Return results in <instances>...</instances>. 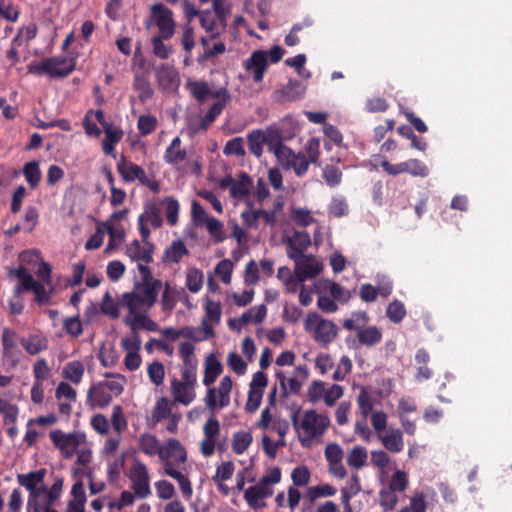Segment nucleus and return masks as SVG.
<instances>
[{
	"label": "nucleus",
	"instance_id": "1",
	"mask_svg": "<svg viewBox=\"0 0 512 512\" xmlns=\"http://www.w3.org/2000/svg\"><path fill=\"white\" fill-rule=\"evenodd\" d=\"M223 372L221 362L213 355L209 354L205 358L203 384L207 386V392L204 398L207 409L215 412L225 408L230 404V393L233 382L230 376H224L219 383L218 388L211 385Z\"/></svg>",
	"mask_w": 512,
	"mask_h": 512
},
{
	"label": "nucleus",
	"instance_id": "2",
	"mask_svg": "<svg viewBox=\"0 0 512 512\" xmlns=\"http://www.w3.org/2000/svg\"><path fill=\"white\" fill-rule=\"evenodd\" d=\"M300 410L292 412L291 421L302 446L309 447L313 439L321 437L329 428L331 421L325 414L310 409L304 411L299 420Z\"/></svg>",
	"mask_w": 512,
	"mask_h": 512
},
{
	"label": "nucleus",
	"instance_id": "3",
	"mask_svg": "<svg viewBox=\"0 0 512 512\" xmlns=\"http://www.w3.org/2000/svg\"><path fill=\"white\" fill-rule=\"evenodd\" d=\"M320 142L317 138H311L305 146L304 153H295L291 148L280 152L277 162L284 170H293L296 176H304L311 163H316L320 156Z\"/></svg>",
	"mask_w": 512,
	"mask_h": 512
},
{
	"label": "nucleus",
	"instance_id": "4",
	"mask_svg": "<svg viewBox=\"0 0 512 512\" xmlns=\"http://www.w3.org/2000/svg\"><path fill=\"white\" fill-rule=\"evenodd\" d=\"M162 286L161 280L135 282L132 291L122 295L120 304L131 311L135 308L150 310L157 303Z\"/></svg>",
	"mask_w": 512,
	"mask_h": 512
},
{
	"label": "nucleus",
	"instance_id": "5",
	"mask_svg": "<svg viewBox=\"0 0 512 512\" xmlns=\"http://www.w3.org/2000/svg\"><path fill=\"white\" fill-rule=\"evenodd\" d=\"M46 469L41 468L26 474H18L17 481L20 486L29 491L26 511L31 512L38 509V500L49 493V488L44 483Z\"/></svg>",
	"mask_w": 512,
	"mask_h": 512
},
{
	"label": "nucleus",
	"instance_id": "6",
	"mask_svg": "<svg viewBox=\"0 0 512 512\" xmlns=\"http://www.w3.org/2000/svg\"><path fill=\"white\" fill-rule=\"evenodd\" d=\"M368 321L369 317L366 312H354L351 318L343 321V327L349 331H356L361 345L372 347L382 341V332L376 326L363 327Z\"/></svg>",
	"mask_w": 512,
	"mask_h": 512
},
{
	"label": "nucleus",
	"instance_id": "7",
	"mask_svg": "<svg viewBox=\"0 0 512 512\" xmlns=\"http://www.w3.org/2000/svg\"><path fill=\"white\" fill-rule=\"evenodd\" d=\"M304 329L312 334L314 340L323 347L328 346L338 336V328L334 322L322 318L316 312H309L304 321Z\"/></svg>",
	"mask_w": 512,
	"mask_h": 512
},
{
	"label": "nucleus",
	"instance_id": "8",
	"mask_svg": "<svg viewBox=\"0 0 512 512\" xmlns=\"http://www.w3.org/2000/svg\"><path fill=\"white\" fill-rule=\"evenodd\" d=\"M27 69L31 74L48 75L56 78L68 76L74 70V65L68 64L64 57H50L40 62L30 63Z\"/></svg>",
	"mask_w": 512,
	"mask_h": 512
},
{
	"label": "nucleus",
	"instance_id": "9",
	"mask_svg": "<svg viewBox=\"0 0 512 512\" xmlns=\"http://www.w3.org/2000/svg\"><path fill=\"white\" fill-rule=\"evenodd\" d=\"M49 437L65 459L72 458L77 449L86 441L85 434L81 432L65 433L60 429L51 431Z\"/></svg>",
	"mask_w": 512,
	"mask_h": 512
},
{
	"label": "nucleus",
	"instance_id": "10",
	"mask_svg": "<svg viewBox=\"0 0 512 512\" xmlns=\"http://www.w3.org/2000/svg\"><path fill=\"white\" fill-rule=\"evenodd\" d=\"M20 339L18 334L10 329L4 328L1 342H2V363L8 368H15L21 361L23 352L19 347Z\"/></svg>",
	"mask_w": 512,
	"mask_h": 512
},
{
	"label": "nucleus",
	"instance_id": "11",
	"mask_svg": "<svg viewBox=\"0 0 512 512\" xmlns=\"http://www.w3.org/2000/svg\"><path fill=\"white\" fill-rule=\"evenodd\" d=\"M127 476L131 481V489L136 497L144 499L152 494L148 468L143 462L137 459L134 460Z\"/></svg>",
	"mask_w": 512,
	"mask_h": 512
},
{
	"label": "nucleus",
	"instance_id": "12",
	"mask_svg": "<svg viewBox=\"0 0 512 512\" xmlns=\"http://www.w3.org/2000/svg\"><path fill=\"white\" fill-rule=\"evenodd\" d=\"M160 460L163 462L166 473L167 468L175 469L176 466L187 461V451L178 439L169 438L163 446Z\"/></svg>",
	"mask_w": 512,
	"mask_h": 512
},
{
	"label": "nucleus",
	"instance_id": "13",
	"mask_svg": "<svg viewBox=\"0 0 512 512\" xmlns=\"http://www.w3.org/2000/svg\"><path fill=\"white\" fill-rule=\"evenodd\" d=\"M204 438L200 443V451L204 457H210L214 454L216 447L223 451L224 446L216 443V439L220 434V422L215 416L207 419L203 426Z\"/></svg>",
	"mask_w": 512,
	"mask_h": 512
},
{
	"label": "nucleus",
	"instance_id": "14",
	"mask_svg": "<svg viewBox=\"0 0 512 512\" xmlns=\"http://www.w3.org/2000/svg\"><path fill=\"white\" fill-rule=\"evenodd\" d=\"M151 16L159 29L158 35L166 39L172 38L176 26L172 10L162 3H156L151 7Z\"/></svg>",
	"mask_w": 512,
	"mask_h": 512
},
{
	"label": "nucleus",
	"instance_id": "15",
	"mask_svg": "<svg viewBox=\"0 0 512 512\" xmlns=\"http://www.w3.org/2000/svg\"><path fill=\"white\" fill-rule=\"evenodd\" d=\"M148 312L149 310L144 308H135L134 311L128 310L124 323L130 327L132 332H137L140 329L158 332L159 325L147 315Z\"/></svg>",
	"mask_w": 512,
	"mask_h": 512
},
{
	"label": "nucleus",
	"instance_id": "16",
	"mask_svg": "<svg viewBox=\"0 0 512 512\" xmlns=\"http://www.w3.org/2000/svg\"><path fill=\"white\" fill-rule=\"evenodd\" d=\"M163 220L160 215L159 209L153 205L147 208L138 218V226L140 235L144 243H148L150 237V229L147 224L152 225L154 228H158L162 225Z\"/></svg>",
	"mask_w": 512,
	"mask_h": 512
},
{
	"label": "nucleus",
	"instance_id": "17",
	"mask_svg": "<svg viewBox=\"0 0 512 512\" xmlns=\"http://www.w3.org/2000/svg\"><path fill=\"white\" fill-rule=\"evenodd\" d=\"M64 487V478L55 477V480L49 488V493L42 499L38 500L39 512H59L54 505L61 498Z\"/></svg>",
	"mask_w": 512,
	"mask_h": 512
},
{
	"label": "nucleus",
	"instance_id": "18",
	"mask_svg": "<svg viewBox=\"0 0 512 512\" xmlns=\"http://www.w3.org/2000/svg\"><path fill=\"white\" fill-rule=\"evenodd\" d=\"M295 262V274L298 281L303 282L308 278L316 277L321 267L312 255H303V258L293 259Z\"/></svg>",
	"mask_w": 512,
	"mask_h": 512
},
{
	"label": "nucleus",
	"instance_id": "19",
	"mask_svg": "<svg viewBox=\"0 0 512 512\" xmlns=\"http://www.w3.org/2000/svg\"><path fill=\"white\" fill-rule=\"evenodd\" d=\"M116 167L121 178L126 183H131L135 180L141 183L146 176V172L141 166L128 161L123 155L118 160Z\"/></svg>",
	"mask_w": 512,
	"mask_h": 512
},
{
	"label": "nucleus",
	"instance_id": "20",
	"mask_svg": "<svg viewBox=\"0 0 512 512\" xmlns=\"http://www.w3.org/2000/svg\"><path fill=\"white\" fill-rule=\"evenodd\" d=\"M311 239L307 232L296 231L287 241V255L290 259L303 258L304 251L310 246Z\"/></svg>",
	"mask_w": 512,
	"mask_h": 512
},
{
	"label": "nucleus",
	"instance_id": "21",
	"mask_svg": "<svg viewBox=\"0 0 512 512\" xmlns=\"http://www.w3.org/2000/svg\"><path fill=\"white\" fill-rule=\"evenodd\" d=\"M245 67L253 72L255 82H261L267 69V53L263 50L254 51L246 61Z\"/></svg>",
	"mask_w": 512,
	"mask_h": 512
},
{
	"label": "nucleus",
	"instance_id": "22",
	"mask_svg": "<svg viewBox=\"0 0 512 512\" xmlns=\"http://www.w3.org/2000/svg\"><path fill=\"white\" fill-rule=\"evenodd\" d=\"M304 94V88L300 81L289 80L280 90L274 92V100L280 103L298 100Z\"/></svg>",
	"mask_w": 512,
	"mask_h": 512
},
{
	"label": "nucleus",
	"instance_id": "23",
	"mask_svg": "<svg viewBox=\"0 0 512 512\" xmlns=\"http://www.w3.org/2000/svg\"><path fill=\"white\" fill-rule=\"evenodd\" d=\"M148 247H142L138 240H133L126 246V255L132 260L137 262H144L149 264L153 261V245L145 243Z\"/></svg>",
	"mask_w": 512,
	"mask_h": 512
},
{
	"label": "nucleus",
	"instance_id": "24",
	"mask_svg": "<svg viewBox=\"0 0 512 512\" xmlns=\"http://www.w3.org/2000/svg\"><path fill=\"white\" fill-rule=\"evenodd\" d=\"M87 400L93 407H106L112 401V394L107 391V388L99 382L95 385H92L87 393Z\"/></svg>",
	"mask_w": 512,
	"mask_h": 512
},
{
	"label": "nucleus",
	"instance_id": "25",
	"mask_svg": "<svg viewBox=\"0 0 512 512\" xmlns=\"http://www.w3.org/2000/svg\"><path fill=\"white\" fill-rule=\"evenodd\" d=\"M379 439L386 450L399 453L404 449L403 434L400 429L390 428L387 433L379 434Z\"/></svg>",
	"mask_w": 512,
	"mask_h": 512
},
{
	"label": "nucleus",
	"instance_id": "26",
	"mask_svg": "<svg viewBox=\"0 0 512 512\" xmlns=\"http://www.w3.org/2000/svg\"><path fill=\"white\" fill-rule=\"evenodd\" d=\"M171 391L174 400L184 405H189L196 397L193 386L182 383L177 379L171 381Z\"/></svg>",
	"mask_w": 512,
	"mask_h": 512
},
{
	"label": "nucleus",
	"instance_id": "27",
	"mask_svg": "<svg viewBox=\"0 0 512 512\" xmlns=\"http://www.w3.org/2000/svg\"><path fill=\"white\" fill-rule=\"evenodd\" d=\"M184 293L183 288L177 289L166 282L160 300L162 311L170 314L176 307L179 296Z\"/></svg>",
	"mask_w": 512,
	"mask_h": 512
},
{
	"label": "nucleus",
	"instance_id": "28",
	"mask_svg": "<svg viewBox=\"0 0 512 512\" xmlns=\"http://www.w3.org/2000/svg\"><path fill=\"white\" fill-rule=\"evenodd\" d=\"M138 446L141 452L147 456L157 455L160 458L163 446L158 438L149 433H144L139 437Z\"/></svg>",
	"mask_w": 512,
	"mask_h": 512
},
{
	"label": "nucleus",
	"instance_id": "29",
	"mask_svg": "<svg viewBox=\"0 0 512 512\" xmlns=\"http://www.w3.org/2000/svg\"><path fill=\"white\" fill-rule=\"evenodd\" d=\"M187 157L185 149L181 148V139L176 137L172 140L164 153V160L170 165H177L183 162Z\"/></svg>",
	"mask_w": 512,
	"mask_h": 512
},
{
	"label": "nucleus",
	"instance_id": "30",
	"mask_svg": "<svg viewBox=\"0 0 512 512\" xmlns=\"http://www.w3.org/2000/svg\"><path fill=\"white\" fill-rule=\"evenodd\" d=\"M199 20L202 28L210 34V39L217 38L224 30L221 28L219 20L210 10L201 11Z\"/></svg>",
	"mask_w": 512,
	"mask_h": 512
},
{
	"label": "nucleus",
	"instance_id": "31",
	"mask_svg": "<svg viewBox=\"0 0 512 512\" xmlns=\"http://www.w3.org/2000/svg\"><path fill=\"white\" fill-rule=\"evenodd\" d=\"M230 194L234 198H244L250 194L252 179L246 173H241L238 180L230 179Z\"/></svg>",
	"mask_w": 512,
	"mask_h": 512
},
{
	"label": "nucleus",
	"instance_id": "32",
	"mask_svg": "<svg viewBox=\"0 0 512 512\" xmlns=\"http://www.w3.org/2000/svg\"><path fill=\"white\" fill-rule=\"evenodd\" d=\"M105 138L102 142V149L106 155H113L115 145L122 139L123 130L119 127H105Z\"/></svg>",
	"mask_w": 512,
	"mask_h": 512
},
{
	"label": "nucleus",
	"instance_id": "33",
	"mask_svg": "<svg viewBox=\"0 0 512 512\" xmlns=\"http://www.w3.org/2000/svg\"><path fill=\"white\" fill-rule=\"evenodd\" d=\"M85 367L81 361L74 360L66 363L63 368L62 376L73 384H79L82 381Z\"/></svg>",
	"mask_w": 512,
	"mask_h": 512
},
{
	"label": "nucleus",
	"instance_id": "34",
	"mask_svg": "<svg viewBox=\"0 0 512 512\" xmlns=\"http://www.w3.org/2000/svg\"><path fill=\"white\" fill-rule=\"evenodd\" d=\"M189 254L188 249L181 240L173 241L172 244L164 250V262L179 263L184 256Z\"/></svg>",
	"mask_w": 512,
	"mask_h": 512
},
{
	"label": "nucleus",
	"instance_id": "35",
	"mask_svg": "<svg viewBox=\"0 0 512 512\" xmlns=\"http://www.w3.org/2000/svg\"><path fill=\"white\" fill-rule=\"evenodd\" d=\"M20 343L30 355H36L48 348L47 339L38 335H32L29 338H22Z\"/></svg>",
	"mask_w": 512,
	"mask_h": 512
},
{
	"label": "nucleus",
	"instance_id": "36",
	"mask_svg": "<svg viewBox=\"0 0 512 512\" xmlns=\"http://www.w3.org/2000/svg\"><path fill=\"white\" fill-rule=\"evenodd\" d=\"M368 458L367 449L363 446H354L347 455V464L354 468L360 469L366 465Z\"/></svg>",
	"mask_w": 512,
	"mask_h": 512
},
{
	"label": "nucleus",
	"instance_id": "37",
	"mask_svg": "<svg viewBox=\"0 0 512 512\" xmlns=\"http://www.w3.org/2000/svg\"><path fill=\"white\" fill-rule=\"evenodd\" d=\"M253 437L248 431H237L232 437V450L235 454H243L251 445Z\"/></svg>",
	"mask_w": 512,
	"mask_h": 512
},
{
	"label": "nucleus",
	"instance_id": "38",
	"mask_svg": "<svg viewBox=\"0 0 512 512\" xmlns=\"http://www.w3.org/2000/svg\"><path fill=\"white\" fill-rule=\"evenodd\" d=\"M267 315V308L264 304L250 308L248 311L242 314L239 321L242 325H246L250 322L262 323Z\"/></svg>",
	"mask_w": 512,
	"mask_h": 512
},
{
	"label": "nucleus",
	"instance_id": "39",
	"mask_svg": "<svg viewBox=\"0 0 512 512\" xmlns=\"http://www.w3.org/2000/svg\"><path fill=\"white\" fill-rule=\"evenodd\" d=\"M248 147L250 152L257 158L263 153V145L265 141V133L262 130H253L247 136Z\"/></svg>",
	"mask_w": 512,
	"mask_h": 512
},
{
	"label": "nucleus",
	"instance_id": "40",
	"mask_svg": "<svg viewBox=\"0 0 512 512\" xmlns=\"http://www.w3.org/2000/svg\"><path fill=\"white\" fill-rule=\"evenodd\" d=\"M128 213H129V210L127 208L115 211L110 215L108 220L105 223H103V226L106 228V230L110 236L108 248L112 247L113 239L117 235V230L114 228L113 223H116L118 221L125 219L127 217Z\"/></svg>",
	"mask_w": 512,
	"mask_h": 512
},
{
	"label": "nucleus",
	"instance_id": "41",
	"mask_svg": "<svg viewBox=\"0 0 512 512\" xmlns=\"http://www.w3.org/2000/svg\"><path fill=\"white\" fill-rule=\"evenodd\" d=\"M133 88L138 92L141 102H145L153 96V89L150 82L142 75H136L133 81Z\"/></svg>",
	"mask_w": 512,
	"mask_h": 512
},
{
	"label": "nucleus",
	"instance_id": "42",
	"mask_svg": "<svg viewBox=\"0 0 512 512\" xmlns=\"http://www.w3.org/2000/svg\"><path fill=\"white\" fill-rule=\"evenodd\" d=\"M23 173L27 183L31 188L38 186L41 180V171L37 161L27 162L23 167Z\"/></svg>",
	"mask_w": 512,
	"mask_h": 512
},
{
	"label": "nucleus",
	"instance_id": "43",
	"mask_svg": "<svg viewBox=\"0 0 512 512\" xmlns=\"http://www.w3.org/2000/svg\"><path fill=\"white\" fill-rule=\"evenodd\" d=\"M406 314L407 311L405 305L397 299L393 300L387 306L386 316L395 324L400 323L405 318Z\"/></svg>",
	"mask_w": 512,
	"mask_h": 512
},
{
	"label": "nucleus",
	"instance_id": "44",
	"mask_svg": "<svg viewBox=\"0 0 512 512\" xmlns=\"http://www.w3.org/2000/svg\"><path fill=\"white\" fill-rule=\"evenodd\" d=\"M166 475L178 482L180 490L185 497L192 495V485L187 476L176 469H170V467L166 469Z\"/></svg>",
	"mask_w": 512,
	"mask_h": 512
},
{
	"label": "nucleus",
	"instance_id": "45",
	"mask_svg": "<svg viewBox=\"0 0 512 512\" xmlns=\"http://www.w3.org/2000/svg\"><path fill=\"white\" fill-rule=\"evenodd\" d=\"M15 276L19 279V283L17 285L21 286V292L22 291H32L37 281L34 280L33 276L27 271V269L24 266L18 267L14 271Z\"/></svg>",
	"mask_w": 512,
	"mask_h": 512
},
{
	"label": "nucleus",
	"instance_id": "46",
	"mask_svg": "<svg viewBox=\"0 0 512 512\" xmlns=\"http://www.w3.org/2000/svg\"><path fill=\"white\" fill-rule=\"evenodd\" d=\"M397 132L411 140V146L419 151H425L427 148V143L420 137L414 134L413 130L410 126L407 125H401L397 128Z\"/></svg>",
	"mask_w": 512,
	"mask_h": 512
},
{
	"label": "nucleus",
	"instance_id": "47",
	"mask_svg": "<svg viewBox=\"0 0 512 512\" xmlns=\"http://www.w3.org/2000/svg\"><path fill=\"white\" fill-rule=\"evenodd\" d=\"M203 285V273L197 268H191L186 275V286L192 293H197Z\"/></svg>",
	"mask_w": 512,
	"mask_h": 512
},
{
	"label": "nucleus",
	"instance_id": "48",
	"mask_svg": "<svg viewBox=\"0 0 512 512\" xmlns=\"http://www.w3.org/2000/svg\"><path fill=\"white\" fill-rule=\"evenodd\" d=\"M337 490L330 484H322L317 486L309 487L307 490V497L310 502H314L320 497H328L335 495Z\"/></svg>",
	"mask_w": 512,
	"mask_h": 512
},
{
	"label": "nucleus",
	"instance_id": "49",
	"mask_svg": "<svg viewBox=\"0 0 512 512\" xmlns=\"http://www.w3.org/2000/svg\"><path fill=\"white\" fill-rule=\"evenodd\" d=\"M100 309L104 315L110 317L111 319H117L120 315L119 304L113 300L109 292L104 294Z\"/></svg>",
	"mask_w": 512,
	"mask_h": 512
},
{
	"label": "nucleus",
	"instance_id": "50",
	"mask_svg": "<svg viewBox=\"0 0 512 512\" xmlns=\"http://www.w3.org/2000/svg\"><path fill=\"white\" fill-rule=\"evenodd\" d=\"M357 404L359 412L361 413L364 419H367V417L371 414L373 410V401L366 388H362L360 390L357 397Z\"/></svg>",
	"mask_w": 512,
	"mask_h": 512
},
{
	"label": "nucleus",
	"instance_id": "51",
	"mask_svg": "<svg viewBox=\"0 0 512 512\" xmlns=\"http://www.w3.org/2000/svg\"><path fill=\"white\" fill-rule=\"evenodd\" d=\"M264 144L268 147L269 152L275 155L277 160L279 159L280 152L283 149L289 148L282 143L281 137L278 133L265 134Z\"/></svg>",
	"mask_w": 512,
	"mask_h": 512
},
{
	"label": "nucleus",
	"instance_id": "52",
	"mask_svg": "<svg viewBox=\"0 0 512 512\" xmlns=\"http://www.w3.org/2000/svg\"><path fill=\"white\" fill-rule=\"evenodd\" d=\"M157 127V118L153 115H141L137 121V128L142 136H148Z\"/></svg>",
	"mask_w": 512,
	"mask_h": 512
},
{
	"label": "nucleus",
	"instance_id": "53",
	"mask_svg": "<svg viewBox=\"0 0 512 512\" xmlns=\"http://www.w3.org/2000/svg\"><path fill=\"white\" fill-rule=\"evenodd\" d=\"M406 173L414 177H426L429 174V169L426 164L418 159H409L405 161Z\"/></svg>",
	"mask_w": 512,
	"mask_h": 512
},
{
	"label": "nucleus",
	"instance_id": "54",
	"mask_svg": "<svg viewBox=\"0 0 512 512\" xmlns=\"http://www.w3.org/2000/svg\"><path fill=\"white\" fill-rule=\"evenodd\" d=\"M163 204H165L166 218H167L168 223L171 226H175L178 223V214H179L178 201L172 197H166L163 200Z\"/></svg>",
	"mask_w": 512,
	"mask_h": 512
},
{
	"label": "nucleus",
	"instance_id": "55",
	"mask_svg": "<svg viewBox=\"0 0 512 512\" xmlns=\"http://www.w3.org/2000/svg\"><path fill=\"white\" fill-rule=\"evenodd\" d=\"M135 493L128 490H124L121 492L120 497L117 500L110 501L108 504L109 509H115L117 511H122L123 508L127 506H131L135 501Z\"/></svg>",
	"mask_w": 512,
	"mask_h": 512
},
{
	"label": "nucleus",
	"instance_id": "56",
	"mask_svg": "<svg viewBox=\"0 0 512 512\" xmlns=\"http://www.w3.org/2000/svg\"><path fill=\"white\" fill-rule=\"evenodd\" d=\"M352 367L351 359L346 355L342 356L335 372L332 375V379L334 381H343L346 376L351 373Z\"/></svg>",
	"mask_w": 512,
	"mask_h": 512
},
{
	"label": "nucleus",
	"instance_id": "57",
	"mask_svg": "<svg viewBox=\"0 0 512 512\" xmlns=\"http://www.w3.org/2000/svg\"><path fill=\"white\" fill-rule=\"evenodd\" d=\"M224 108L223 101L215 102L208 112L200 119L202 121V128H209L216 118L222 113Z\"/></svg>",
	"mask_w": 512,
	"mask_h": 512
},
{
	"label": "nucleus",
	"instance_id": "58",
	"mask_svg": "<svg viewBox=\"0 0 512 512\" xmlns=\"http://www.w3.org/2000/svg\"><path fill=\"white\" fill-rule=\"evenodd\" d=\"M379 498L380 505L384 511H392L398 502L396 492L390 488L381 490L379 493Z\"/></svg>",
	"mask_w": 512,
	"mask_h": 512
},
{
	"label": "nucleus",
	"instance_id": "59",
	"mask_svg": "<svg viewBox=\"0 0 512 512\" xmlns=\"http://www.w3.org/2000/svg\"><path fill=\"white\" fill-rule=\"evenodd\" d=\"M325 393V383L321 380H314L308 387L307 398L310 402L316 403L323 400Z\"/></svg>",
	"mask_w": 512,
	"mask_h": 512
},
{
	"label": "nucleus",
	"instance_id": "60",
	"mask_svg": "<svg viewBox=\"0 0 512 512\" xmlns=\"http://www.w3.org/2000/svg\"><path fill=\"white\" fill-rule=\"evenodd\" d=\"M323 178L330 187H335L342 181V172L334 165H326L323 169Z\"/></svg>",
	"mask_w": 512,
	"mask_h": 512
},
{
	"label": "nucleus",
	"instance_id": "61",
	"mask_svg": "<svg viewBox=\"0 0 512 512\" xmlns=\"http://www.w3.org/2000/svg\"><path fill=\"white\" fill-rule=\"evenodd\" d=\"M244 498L252 509H262L266 506L265 502L262 501L263 498L254 485L246 489Z\"/></svg>",
	"mask_w": 512,
	"mask_h": 512
},
{
	"label": "nucleus",
	"instance_id": "62",
	"mask_svg": "<svg viewBox=\"0 0 512 512\" xmlns=\"http://www.w3.org/2000/svg\"><path fill=\"white\" fill-rule=\"evenodd\" d=\"M63 329L72 337L80 336L83 332L80 317L77 315L65 318L63 321Z\"/></svg>",
	"mask_w": 512,
	"mask_h": 512
},
{
	"label": "nucleus",
	"instance_id": "63",
	"mask_svg": "<svg viewBox=\"0 0 512 512\" xmlns=\"http://www.w3.org/2000/svg\"><path fill=\"white\" fill-rule=\"evenodd\" d=\"M233 271V263L230 259L221 260L215 268V273L221 279L224 284H229L231 282V275Z\"/></svg>",
	"mask_w": 512,
	"mask_h": 512
},
{
	"label": "nucleus",
	"instance_id": "64",
	"mask_svg": "<svg viewBox=\"0 0 512 512\" xmlns=\"http://www.w3.org/2000/svg\"><path fill=\"white\" fill-rule=\"evenodd\" d=\"M150 381L155 385H161L164 380L165 370L161 362L154 361L148 366L147 369Z\"/></svg>",
	"mask_w": 512,
	"mask_h": 512
}]
</instances>
